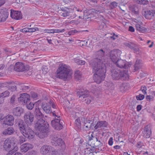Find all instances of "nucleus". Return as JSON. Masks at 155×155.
Segmentation results:
<instances>
[{
  "label": "nucleus",
  "mask_w": 155,
  "mask_h": 155,
  "mask_svg": "<svg viewBox=\"0 0 155 155\" xmlns=\"http://www.w3.org/2000/svg\"><path fill=\"white\" fill-rule=\"evenodd\" d=\"M26 107L29 110H31L34 108V104L31 102H29V104H26Z\"/></svg>",
  "instance_id": "nucleus-48"
},
{
  "label": "nucleus",
  "mask_w": 155,
  "mask_h": 155,
  "mask_svg": "<svg viewBox=\"0 0 155 155\" xmlns=\"http://www.w3.org/2000/svg\"><path fill=\"white\" fill-rule=\"evenodd\" d=\"M84 120V126L85 130H89L90 129L93 130L94 128L95 129V124L94 123V121L95 117L93 119V121L88 119L87 118H83Z\"/></svg>",
  "instance_id": "nucleus-15"
},
{
  "label": "nucleus",
  "mask_w": 155,
  "mask_h": 155,
  "mask_svg": "<svg viewBox=\"0 0 155 155\" xmlns=\"http://www.w3.org/2000/svg\"><path fill=\"white\" fill-rule=\"evenodd\" d=\"M49 103L50 105L51 106L52 108L57 109V105L54 103L52 100H50L49 101Z\"/></svg>",
  "instance_id": "nucleus-52"
},
{
  "label": "nucleus",
  "mask_w": 155,
  "mask_h": 155,
  "mask_svg": "<svg viewBox=\"0 0 155 155\" xmlns=\"http://www.w3.org/2000/svg\"><path fill=\"white\" fill-rule=\"evenodd\" d=\"M15 95H13L11 97L10 99V102L12 104L15 103Z\"/></svg>",
  "instance_id": "nucleus-63"
},
{
  "label": "nucleus",
  "mask_w": 155,
  "mask_h": 155,
  "mask_svg": "<svg viewBox=\"0 0 155 155\" xmlns=\"http://www.w3.org/2000/svg\"><path fill=\"white\" fill-rule=\"evenodd\" d=\"M94 73L93 78L94 81L98 84L103 81L105 77L106 70L105 64L97 59L91 60L90 62Z\"/></svg>",
  "instance_id": "nucleus-1"
},
{
  "label": "nucleus",
  "mask_w": 155,
  "mask_h": 155,
  "mask_svg": "<svg viewBox=\"0 0 155 155\" xmlns=\"http://www.w3.org/2000/svg\"><path fill=\"white\" fill-rule=\"evenodd\" d=\"M135 139L136 137H135V135L134 134H133L132 135L131 137H130L129 138V141L131 143L133 144H135L136 143V141H135Z\"/></svg>",
  "instance_id": "nucleus-45"
},
{
  "label": "nucleus",
  "mask_w": 155,
  "mask_h": 155,
  "mask_svg": "<svg viewBox=\"0 0 155 155\" xmlns=\"http://www.w3.org/2000/svg\"><path fill=\"white\" fill-rule=\"evenodd\" d=\"M143 15L147 19L150 20L155 19V10H147L142 12Z\"/></svg>",
  "instance_id": "nucleus-16"
},
{
  "label": "nucleus",
  "mask_w": 155,
  "mask_h": 155,
  "mask_svg": "<svg viewBox=\"0 0 155 155\" xmlns=\"http://www.w3.org/2000/svg\"><path fill=\"white\" fill-rule=\"evenodd\" d=\"M74 124L75 126L79 129L81 128V123L80 118L78 117L75 120Z\"/></svg>",
  "instance_id": "nucleus-38"
},
{
  "label": "nucleus",
  "mask_w": 155,
  "mask_h": 155,
  "mask_svg": "<svg viewBox=\"0 0 155 155\" xmlns=\"http://www.w3.org/2000/svg\"><path fill=\"white\" fill-rule=\"evenodd\" d=\"M8 15L6 10L0 9V22L5 21L7 18Z\"/></svg>",
  "instance_id": "nucleus-23"
},
{
  "label": "nucleus",
  "mask_w": 155,
  "mask_h": 155,
  "mask_svg": "<svg viewBox=\"0 0 155 155\" xmlns=\"http://www.w3.org/2000/svg\"><path fill=\"white\" fill-rule=\"evenodd\" d=\"M25 137L23 135L19 136L18 137L19 143L21 144L25 141Z\"/></svg>",
  "instance_id": "nucleus-42"
},
{
  "label": "nucleus",
  "mask_w": 155,
  "mask_h": 155,
  "mask_svg": "<svg viewBox=\"0 0 155 155\" xmlns=\"http://www.w3.org/2000/svg\"><path fill=\"white\" fill-rule=\"evenodd\" d=\"M41 154L44 155H55L58 153L57 151L50 145H45L40 149Z\"/></svg>",
  "instance_id": "nucleus-5"
},
{
  "label": "nucleus",
  "mask_w": 155,
  "mask_h": 155,
  "mask_svg": "<svg viewBox=\"0 0 155 155\" xmlns=\"http://www.w3.org/2000/svg\"><path fill=\"white\" fill-rule=\"evenodd\" d=\"M41 107L44 111L47 114L51 113V110L50 105L45 102H43L42 103Z\"/></svg>",
  "instance_id": "nucleus-25"
},
{
  "label": "nucleus",
  "mask_w": 155,
  "mask_h": 155,
  "mask_svg": "<svg viewBox=\"0 0 155 155\" xmlns=\"http://www.w3.org/2000/svg\"><path fill=\"white\" fill-rule=\"evenodd\" d=\"M74 60L75 63L78 64L83 65L85 63V62L84 61L77 58H74Z\"/></svg>",
  "instance_id": "nucleus-41"
},
{
  "label": "nucleus",
  "mask_w": 155,
  "mask_h": 155,
  "mask_svg": "<svg viewBox=\"0 0 155 155\" xmlns=\"http://www.w3.org/2000/svg\"><path fill=\"white\" fill-rule=\"evenodd\" d=\"M74 11H75L76 16H78L79 18L82 19L84 18V12L82 9L77 7H74Z\"/></svg>",
  "instance_id": "nucleus-29"
},
{
  "label": "nucleus",
  "mask_w": 155,
  "mask_h": 155,
  "mask_svg": "<svg viewBox=\"0 0 155 155\" xmlns=\"http://www.w3.org/2000/svg\"><path fill=\"white\" fill-rule=\"evenodd\" d=\"M87 137L88 138V144L91 147H94L98 140V138L96 137L93 136L92 134L91 135V136L89 135L87 136Z\"/></svg>",
  "instance_id": "nucleus-20"
},
{
  "label": "nucleus",
  "mask_w": 155,
  "mask_h": 155,
  "mask_svg": "<svg viewBox=\"0 0 155 155\" xmlns=\"http://www.w3.org/2000/svg\"><path fill=\"white\" fill-rule=\"evenodd\" d=\"M35 113L36 117L38 119V120H39L40 119H43V118L44 117V115L40 111L39 108H35Z\"/></svg>",
  "instance_id": "nucleus-31"
},
{
  "label": "nucleus",
  "mask_w": 155,
  "mask_h": 155,
  "mask_svg": "<svg viewBox=\"0 0 155 155\" xmlns=\"http://www.w3.org/2000/svg\"><path fill=\"white\" fill-rule=\"evenodd\" d=\"M121 51L118 49H114L111 52L110 58L112 61L115 63L119 59Z\"/></svg>",
  "instance_id": "nucleus-11"
},
{
  "label": "nucleus",
  "mask_w": 155,
  "mask_h": 155,
  "mask_svg": "<svg viewBox=\"0 0 155 155\" xmlns=\"http://www.w3.org/2000/svg\"><path fill=\"white\" fill-rule=\"evenodd\" d=\"M28 32H31L39 30V29L37 28H28Z\"/></svg>",
  "instance_id": "nucleus-56"
},
{
  "label": "nucleus",
  "mask_w": 155,
  "mask_h": 155,
  "mask_svg": "<svg viewBox=\"0 0 155 155\" xmlns=\"http://www.w3.org/2000/svg\"><path fill=\"white\" fill-rule=\"evenodd\" d=\"M104 51H103L102 49H101L99 51H97L96 53V54L97 56V57L96 58H95L92 60H93L95 59H97L100 60V61L102 62L103 64H105V63H104V61L103 60L104 58Z\"/></svg>",
  "instance_id": "nucleus-27"
},
{
  "label": "nucleus",
  "mask_w": 155,
  "mask_h": 155,
  "mask_svg": "<svg viewBox=\"0 0 155 155\" xmlns=\"http://www.w3.org/2000/svg\"><path fill=\"white\" fill-rule=\"evenodd\" d=\"M125 45L131 50H133L134 51H135L136 49V45L134 43L129 42L128 43H125Z\"/></svg>",
  "instance_id": "nucleus-36"
},
{
  "label": "nucleus",
  "mask_w": 155,
  "mask_h": 155,
  "mask_svg": "<svg viewBox=\"0 0 155 155\" xmlns=\"http://www.w3.org/2000/svg\"><path fill=\"white\" fill-rule=\"evenodd\" d=\"M15 132L14 128L11 126L6 128L2 132V134L5 136L10 135Z\"/></svg>",
  "instance_id": "nucleus-30"
},
{
  "label": "nucleus",
  "mask_w": 155,
  "mask_h": 155,
  "mask_svg": "<svg viewBox=\"0 0 155 155\" xmlns=\"http://www.w3.org/2000/svg\"><path fill=\"white\" fill-rule=\"evenodd\" d=\"M47 132H41L38 134V137L41 139H43L46 137Z\"/></svg>",
  "instance_id": "nucleus-46"
},
{
  "label": "nucleus",
  "mask_w": 155,
  "mask_h": 155,
  "mask_svg": "<svg viewBox=\"0 0 155 155\" xmlns=\"http://www.w3.org/2000/svg\"><path fill=\"white\" fill-rule=\"evenodd\" d=\"M2 119L3 120V124L5 125L12 126L14 124V118L13 116L11 114H8L5 116Z\"/></svg>",
  "instance_id": "nucleus-17"
},
{
  "label": "nucleus",
  "mask_w": 155,
  "mask_h": 155,
  "mask_svg": "<svg viewBox=\"0 0 155 155\" xmlns=\"http://www.w3.org/2000/svg\"><path fill=\"white\" fill-rule=\"evenodd\" d=\"M62 12H61V15L64 17H65L69 16L70 8L66 7L60 8Z\"/></svg>",
  "instance_id": "nucleus-32"
},
{
  "label": "nucleus",
  "mask_w": 155,
  "mask_h": 155,
  "mask_svg": "<svg viewBox=\"0 0 155 155\" xmlns=\"http://www.w3.org/2000/svg\"><path fill=\"white\" fill-rule=\"evenodd\" d=\"M81 73L79 71H78L75 72L74 76L75 78L78 79H79L81 77Z\"/></svg>",
  "instance_id": "nucleus-49"
},
{
  "label": "nucleus",
  "mask_w": 155,
  "mask_h": 155,
  "mask_svg": "<svg viewBox=\"0 0 155 155\" xmlns=\"http://www.w3.org/2000/svg\"><path fill=\"white\" fill-rule=\"evenodd\" d=\"M22 134L29 139H31L34 137V133L32 130L29 128L25 129L24 131L21 132Z\"/></svg>",
  "instance_id": "nucleus-18"
},
{
  "label": "nucleus",
  "mask_w": 155,
  "mask_h": 155,
  "mask_svg": "<svg viewBox=\"0 0 155 155\" xmlns=\"http://www.w3.org/2000/svg\"><path fill=\"white\" fill-rule=\"evenodd\" d=\"M21 90L24 91L28 92L30 87L28 86H26L25 84H23L21 85Z\"/></svg>",
  "instance_id": "nucleus-40"
},
{
  "label": "nucleus",
  "mask_w": 155,
  "mask_h": 155,
  "mask_svg": "<svg viewBox=\"0 0 155 155\" xmlns=\"http://www.w3.org/2000/svg\"><path fill=\"white\" fill-rule=\"evenodd\" d=\"M10 82H5L0 83V87H7L10 84Z\"/></svg>",
  "instance_id": "nucleus-60"
},
{
  "label": "nucleus",
  "mask_w": 155,
  "mask_h": 155,
  "mask_svg": "<svg viewBox=\"0 0 155 155\" xmlns=\"http://www.w3.org/2000/svg\"><path fill=\"white\" fill-rule=\"evenodd\" d=\"M15 124L16 126H18L21 132L24 131L25 129V123L23 120L20 119H17L15 120Z\"/></svg>",
  "instance_id": "nucleus-21"
},
{
  "label": "nucleus",
  "mask_w": 155,
  "mask_h": 155,
  "mask_svg": "<svg viewBox=\"0 0 155 155\" xmlns=\"http://www.w3.org/2000/svg\"><path fill=\"white\" fill-rule=\"evenodd\" d=\"M49 125L46 121L43 119L37 120L35 124V128L40 132H48L49 130Z\"/></svg>",
  "instance_id": "nucleus-4"
},
{
  "label": "nucleus",
  "mask_w": 155,
  "mask_h": 155,
  "mask_svg": "<svg viewBox=\"0 0 155 155\" xmlns=\"http://www.w3.org/2000/svg\"><path fill=\"white\" fill-rule=\"evenodd\" d=\"M143 17L142 16H138L136 19V30L139 32L143 33L147 31V28L142 26V22Z\"/></svg>",
  "instance_id": "nucleus-8"
},
{
  "label": "nucleus",
  "mask_w": 155,
  "mask_h": 155,
  "mask_svg": "<svg viewBox=\"0 0 155 155\" xmlns=\"http://www.w3.org/2000/svg\"><path fill=\"white\" fill-rule=\"evenodd\" d=\"M145 98L146 101L149 102H152L154 100V97L150 95H147Z\"/></svg>",
  "instance_id": "nucleus-39"
},
{
  "label": "nucleus",
  "mask_w": 155,
  "mask_h": 155,
  "mask_svg": "<svg viewBox=\"0 0 155 155\" xmlns=\"http://www.w3.org/2000/svg\"><path fill=\"white\" fill-rule=\"evenodd\" d=\"M59 146L61 147L62 150H64L65 148V144L64 141L61 138H59L57 141L55 143Z\"/></svg>",
  "instance_id": "nucleus-34"
},
{
  "label": "nucleus",
  "mask_w": 155,
  "mask_h": 155,
  "mask_svg": "<svg viewBox=\"0 0 155 155\" xmlns=\"http://www.w3.org/2000/svg\"><path fill=\"white\" fill-rule=\"evenodd\" d=\"M70 72V69L68 66L65 64H61L57 70V77L65 80L68 76Z\"/></svg>",
  "instance_id": "nucleus-2"
},
{
  "label": "nucleus",
  "mask_w": 155,
  "mask_h": 155,
  "mask_svg": "<svg viewBox=\"0 0 155 155\" xmlns=\"http://www.w3.org/2000/svg\"><path fill=\"white\" fill-rule=\"evenodd\" d=\"M9 92L8 91H5L0 94V95L3 97L4 98L9 95Z\"/></svg>",
  "instance_id": "nucleus-50"
},
{
  "label": "nucleus",
  "mask_w": 155,
  "mask_h": 155,
  "mask_svg": "<svg viewBox=\"0 0 155 155\" xmlns=\"http://www.w3.org/2000/svg\"><path fill=\"white\" fill-rule=\"evenodd\" d=\"M51 124L55 129L60 130L62 129L64 122L63 120L60 119H55L51 121Z\"/></svg>",
  "instance_id": "nucleus-9"
},
{
  "label": "nucleus",
  "mask_w": 155,
  "mask_h": 155,
  "mask_svg": "<svg viewBox=\"0 0 155 155\" xmlns=\"http://www.w3.org/2000/svg\"><path fill=\"white\" fill-rule=\"evenodd\" d=\"M3 147L5 150L7 151L13 149L17 150L18 149L13 139L6 140H5L4 143Z\"/></svg>",
  "instance_id": "nucleus-6"
},
{
  "label": "nucleus",
  "mask_w": 155,
  "mask_h": 155,
  "mask_svg": "<svg viewBox=\"0 0 155 155\" xmlns=\"http://www.w3.org/2000/svg\"><path fill=\"white\" fill-rule=\"evenodd\" d=\"M14 69L15 71L20 72L27 71L28 69L25 64L21 62H18L15 64Z\"/></svg>",
  "instance_id": "nucleus-12"
},
{
  "label": "nucleus",
  "mask_w": 155,
  "mask_h": 155,
  "mask_svg": "<svg viewBox=\"0 0 155 155\" xmlns=\"http://www.w3.org/2000/svg\"><path fill=\"white\" fill-rule=\"evenodd\" d=\"M33 146L30 143H24L21 146L20 149L22 152H26L28 150L32 149Z\"/></svg>",
  "instance_id": "nucleus-26"
},
{
  "label": "nucleus",
  "mask_w": 155,
  "mask_h": 155,
  "mask_svg": "<svg viewBox=\"0 0 155 155\" xmlns=\"http://www.w3.org/2000/svg\"><path fill=\"white\" fill-rule=\"evenodd\" d=\"M137 148L140 149V148H143V147H144V145L142 142H139L137 143Z\"/></svg>",
  "instance_id": "nucleus-55"
},
{
  "label": "nucleus",
  "mask_w": 155,
  "mask_h": 155,
  "mask_svg": "<svg viewBox=\"0 0 155 155\" xmlns=\"http://www.w3.org/2000/svg\"><path fill=\"white\" fill-rule=\"evenodd\" d=\"M37 154V152L35 150H31L26 154V155H36Z\"/></svg>",
  "instance_id": "nucleus-57"
},
{
  "label": "nucleus",
  "mask_w": 155,
  "mask_h": 155,
  "mask_svg": "<svg viewBox=\"0 0 155 155\" xmlns=\"http://www.w3.org/2000/svg\"><path fill=\"white\" fill-rule=\"evenodd\" d=\"M18 101L20 104H23L29 103L30 101V96L26 93L20 94V97L18 98Z\"/></svg>",
  "instance_id": "nucleus-13"
},
{
  "label": "nucleus",
  "mask_w": 155,
  "mask_h": 155,
  "mask_svg": "<svg viewBox=\"0 0 155 155\" xmlns=\"http://www.w3.org/2000/svg\"><path fill=\"white\" fill-rule=\"evenodd\" d=\"M97 141L95 144V147H97L98 148H100L103 146V143L101 142V139L98 137L97 138Z\"/></svg>",
  "instance_id": "nucleus-43"
},
{
  "label": "nucleus",
  "mask_w": 155,
  "mask_h": 155,
  "mask_svg": "<svg viewBox=\"0 0 155 155\" xmlns=\"http://www.w3.org/2000/svg\"><path fill=\"white\" fill-rule=\"evenodd\" d=\"M140 4H142L143 5H147L148 3V1L147 0H142L141 2H140Z\"/></svg>",
  "instance_id": "nucleus-61"
},
{
  "label": "nucleus",
  "mask_w": 155,
  "mask_h": 155,
  "mask_svg": "<svg viewBox=\"0 0 155 155\" xmlns=\"http://www.w3.org/2000/svg\"><path fill=\"white\" fill-rule=\"evenodd\" d=\"M143 65V62L141 59L136 60V70L142 68Z\"/></svg>",
  "instance_id": "nucleus-35"
},
{
  "label": "nucleus",
  "mask_w": 155,
  "mask_h": 155,
  "mask_svg": "<svg viewBox=\"0 0 155 155\" xmlns=\"http://www.w3.org/2000/svg\"><path fill=\"white\" fill-rule=\"evenodd\" d=\"M140 90L142 91L144 94H147V92L146 91L147 90V88L145 86H141L140 88Z\"/></svg>",
  "instance_id": "nucleus-51"
},
{
  "label": "nucleus",
  "mask_w": 155,
  "mask_h": 155,
  "mask_svg": "<svg viewBox=\"0 0 155 155\" xmlns=\"http://www.w3.org/2000/svg\"><path fill=\"white\" fill-rule=\"evenodd\" d=\"M23 109L20 107H15L12 110L13 114L17 116H20L23 113Z\"/></svg>",
  "instance_id": "nucleus-24"
},
{
  "label": "nucleus",
  "mask_w": 155,
  "mask_h": 155,
  "mask_svg": "<svg viewBox=\"0 0 155 155\" xmlns=\"http://www.w3.org/2000/svg\"><path fill=\"white\" fill-rule=\"evenodd\" d=\"M58 138H58L56 136H53L52 138V143H54V144H55V143L57 141Z\"/></svg>",
  "instance_id": "nucleus-58"
},
{
  "label": "nucleus",
  "mask_w": 155,
  "mask_h": 155,
  "mask_svg": "<svg viewBox=\"0 0 155 155\" xmlns=\"http://www.w3.org/2000/svg\"><path fill=\"white\" fill-rule=\"evenodd\" d=\"M24 119L28 125H31L33 124L34 119V116L33 113L30 111L26 112L24 115Z\"/></svg>",
  "instance_id": "nucleus-10"
},
{
  "label": "nucleus",
  "mask_w": 155,
  "mask_h": 155,
  "mask_svg": "<svg viewBox=\"0 0 155 155\" xmlns=\"http://www.w3.org/2000/svg\"><path fill=\"white\" fill-rule=\"evenodd\" d=\"M87 91L84 90V89H81L77 92V96L79 97L81 100H83L84 98L85 102L88 104H90L91 101V97H87V95L88 94Z\"/></svg>",
  "instance_id": "nucleus-7"
},
{
  "label": "nucleus",
  "mask_w": 155,
  "mask_h": 155,
  "mask_svg": "<svg viewBox=\"0 0 155 155\" xmlns=\"http://www.w3.org/2000/svg\"><path fill=\"white\" fill-rule=\"evenodd\" d=\"M69 16L71 19L75 18L76 17L75 11H74V8L73 9L70 8Z\"/></svg>",
  "instance_id": "nucleus-37"
},
{
  "label": "nucleus",
  "mask_w": 155,
  "mask_h": 155,
  "mask_svg": "<svg viewBox=\"0 0 155 155\" xmlns=\"http://www.w3.org/2000/svg\"><path fill=\"white\" fill-rule=\"evenodd\" d=\"M17 88L15 85L10 86L8 87V90L12 92H14L16 91Z\"/></svg>",
  "instance_id": "nucleus-53"
},
{
  "label": "nucleus",
  "mask_w": 155,
  "mask_h": 155,
  "mask_svg": "<svg viewBox=\"0 0 155 155\" xmlns=\"http://www.w3.org/2000/svg\"><path fill=\"white\" fill-rule=\"evenodd\" d=\"M117 67L120 68H123L125 69L128 68L131 66V64L127 62L125 60L119 59L114 63Z\"/></svg>",
  "instance_id": "nucleus-14"
},
{
  "label": "nucleus",
  "mask_w": 155,
  "mask_h": 155,
  "mask_svg": "<svg viewBox=\"0 0 155 155\" xmlns=\"http://www.w3.org/2000/svg\"><path fill=\"white\" fill-rule=\"evenodd\" d=\"M108 123L106 121H99L95 125V129H97L101 127H107Z\"/></svg>",
  "instance_id": "nucleus-28"
},
{
  "label": "nucleus",
  "mask_w": 155,
  "mask_h": 155,
  "mask_svg": "<svg viewBox=\"0 0 155 155\" xmlns=\"http://www.w3.org/2000/svg\"><path fill=\"white\" fill-rule=\"evenodd\" d=\"M144 137L146 138H149L151 134V125L148 124L144 128L143 131Z\"/></svg>",
  "instance_id": "nucleus-22"
},
{
  "label": "nucleus",
  "mask_w": 155,
  "mask_h": 155,
  "mask_svg": "<svg viewBox=\"0 0 155 155\" xmlns=\"http://www.w3.org/2000/svg\"><path fill=\"white\" fill-rule=\"evenodd\" d=\"M112 76L113 79L119 80L121 79L124 80H128L129 76L127 70H114L112 72Z\"/></svg>",
  "instance_id": "nucleus-3"
},
{
  "label": "nucleus",
  "mask_w": 155,
  "mask_h": 155,
  "mask_svg": "<svg viewBox=\"0 0 155 155\" xmlns=\"http://www.w3.org/2000/svg\"><path fill=\"white\" fill-rule=\"evenodd\" d=\"M3 50V51H2V53L3 55L4 58L6 56H8L11 55L12 51L9 48H4Z\"/></svg>",
  "instance_id": "nucleus-33"
},
{
  "label": "nucleus",
  "mask_w": 155,
  "mask_h": 155,
  "mask_svg": "<svg viewBox=\"0 0 155 155\" xmlns=\"http://www.w3.org/2000/svg\"><path fill=\"white\" fill-rule=\"evenodd\" d=\"M80 32H81V31H78L76 29H74L70 31H68V34L69 35H72Z\"/></svg>",
  "instance_id": "nucleus-44"
},
{
  "label": "nucleus",
  "mask_w": 155,
  "mask_h": 155,
  "mask_svg": "<svg viewBox=\"0 0 155 155\" xmlns=\"http://www.w3.org/2000/svg\"><path fill=\"white\" fill-rule=\"evenodd\" d=\"M10 16L12 18L18 20L22 18V15L21 12L11 10Z\"/></svg>",
  "instance_id": "nucleus-19"
},
{
  "label": "nucleus",
  "mask_w": 155,
  "mask_h": 155,
  "mask_svg": "<svg viewBox=\"0 0 155 155\" xmlns=\"http://www.w3.org/2000/svg\"><path fill=\"white\" fill-rule=\"evenodd\" d=\"M17 150H9L8 152L7 153L6 155H12L15 152V151Z\"/></svg>",
  "instance_id": "nucleus-64"
},
{
  "label": "nucleus",
  "mask_w": 155,
  "mask_h": 155,
  "mask_svg": "<svg viewBox=\"0 0 155 155\" xmlns=\"http://www.w3.org/2000/svg\"><path fill=\"white\" fill-rule=\"evenodd\" d=\"M117 3L115 2H113L110 3L109 6L112 9L116 7L117 6Z\"/></svg>",
  "instance_id": "nucleus-47"
},
{
  "label": "nucleus",
  "mask_w": 155,
  "mask_h": 155,
  "mask_svg": "<svg viewBox=\"0 0 155 155\" xmlns=\"http://www.w3.org/2000/svg\"><path fill=\"white\" fill-rule=\"evenodd\" d=\"M144 97L145 96L144 95L140 94L139 95L136 96V99L137 100L141 101L143 100L144 98Z\"/></svg>",
  "instance_id": "nucleus-54"
},
{
  "label": "nucleus",
  "mask_w": 155,
  "mask_h": 155,
  "mask_svg": "<svg viewBox=\"0 0 155 155\" xmlns=\"http://www.w3.org/2000/svg\"><path fill=\"white\" fill-rule=\"evenodd\" d=\"M31 97L34 99L38 98V96L37 93L33 92L31 93Z\"/></svg>",
  "instance_id": "nucleus-59"
},
{
  "label": "nucleus",
  "mask_w": 155,
  "mask_h": 155,
  "mask_svg": "<svg viewBox=\"0 0 155 155\" xmlns=\"http://www.w3.org/2000/svg\"><path fill=\"white\" fill-rule=\"evenodd\" d=\"M99 27L98 29L101 30L103 28L104 26L105 25V24L104 22H101L99 23Z\"/></svg>",
  "instance_id": "nucleus-62"
}]
</instances>
